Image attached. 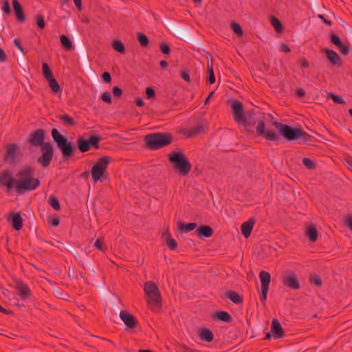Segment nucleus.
I'll return each mask as SVG.
<instances>
[{
  "instance_id": "nucleus-51",
  "label": "nucleus",
  "mask_w": 352,
  "mask_h": 352,
  "mask_svg": "<svg viewBox=\"0 0 352 352\" xmlns=\"http://www.w3.org/2000/svg\"><path fill=\"white\" fill-rule=\"evenodd\" d=\"M302 163L305 166H306L307 168H313L314 167V162L309 158H304L302 160Z\"/></svg>"
},
{
  "instance_id": "nucleus-49",
  "label": "nucleus",
  "mask_w": 352,
  "mask_h": 352,
  "mask_svg": "<svg viewBox=\"0 0 352 352\" xmlns=\"http://www.w3.org/2000/svg\"><path fill=\"white\" fill-rule=\"evenodd\" d=\"M181 77L186 82H190V72L188 69H184L181 73Z\"/></svg>"
},
{
  "instance_id": "nucleus-60",
  "label": "nucleus",
  "mask_w": 352,
  "mask_h": 352,
  "mask_svg": "<svg viewBox=\"0 0 352 352\" xmlns=\"http://www.w3.org/2000/svg\"><path fill=\"white\" fill-rule=\"evenodd\" d=\"M74 3L78 10L80 11L82 10L81 0H74Z\"/></svg>"
},
{
  "instance_id": "nucleus-47",
  "label": "nucleus",
  "mask_w": 352,
  "mask_h": 352,
  "mask_svg": "<svg viewBox=\"0 0 352 352\" xmlns=\"http://www.w3.org/2000/svg\"><path fill=\"white\" fill-rule=\"evenodd\" d=\"M36 23L40 29H43L45 28V22L44 20V17L42 15L36 16Z\"/></svg>"
},
{
  "instance_id": "nucleus-18",
  "label": "nucleus",
  "mask_w": 352,
  "mask_h": 352,
  "mask_svg": "<svg viewBox=\"0 0 352 352\" xmlns=\"http://www.w3.org/2000/svg\"><path fill=\"white\" fill-rule=\"evenodd\" d=\"M327 59L333 65L341 66L342 60L338 54L334 50L327 49L325 50Z\"/></svg>"
},
{
  "instance_id": "nucleus-35",
  "label": "nucleus",
  "mask_w": 352,
  "mask_h": 352,
  "mask_svg": "<svg viewBox=\"0 0 352 352\" xmlns=\"http://www.w3.org/2000/svg\"><path fill=\"white\" fill-rule=\"evenodd\" d=\"M270 21H271L272 25L274 27V28L275 29V30L277 32H280L282 31V30H283L282 24L277 18L272 16L270 19Z\"/></svg>"
},
{
  "instance_id": "nucleus-28",
  "label": "nucleus",
  "mask_w": 352,
  "mask_h": 352,
  "mask_svg": "<svg viewBox=\"0 0 352 352\" xmlns=\"http://www.w3.org/2000/svg\"><path fill=\"white\" fill-rule=\"evenodd\" d=\"M197 225L196 223H184L182 222H179L178 223V227L179 230L183 232H188L197 228Z\"/></svg>"
},
{
  "instance_id": "nucleus-55",
  "label": "nucleus",
  "mask_w": 352,
  "mask_h": 352,
  "mask_svg": "<svg viewBox=\"0 0 352 352\" xmlns=\"http://www.w3.org/2000/svg\"><path fill=\"white\" fill-rule=\"evenodd\" d=\"M112 91H113V95L116 97L121 96L122 93V89L118 87H114L113 88Z\"/></svg>"
},
{
  "instance_id": "nucleus-53",
  "label": "nucleus",
  "mask_w": 352,
  "mask_h": 352,
  "mask_svg": "<svg viewBox=\"0 0 352 352\" xmlns=\"http://www.w3.org/2000/svg\"><path fill=\"white\" fill-rule=\"evenodd\" d=\"M160 47V50L164 54H168L170 52V47L166 43H161Z\"/></svg>"
},
{
  "instance_id": "nucleus-36",
  "label": "nucleus",
  "mask_w": 352,
  "mask_h": 352,
  "mask_svg": "<svg viewBox=\"0 0 352 352\" xmlns=\"http://www.w3.org/2000/svg\"><path fill=\"white\" fill-rule=\"evenodd\" d=\"M42 67L43 76L46 80L54 77L49 65L46 63H43Z\"/></svg>"
},
{
  "instance_id": "nucleus-40",
  "label": "nucleus",
  "mask_w": 352,
  "mask_h": 352,
  "mask_svg": "<svg viewBox=\"0 0 352 352\" xmlns=\"http://www.w3.org/2000/svg\"><path fill=\"white\" fill-rule=\"evenodd\" d=\"M232 31L239 36H242L243 34L242 28L239 23H234L231 25Z\"/></svg>"
},
{
  "instance_id": "nucleus-52",
  "label": "nucleus",
  "mask_w": 352,
  "mask_h": 352,
  "mask_svg": "<svg viewBox=\"0 0 352 352\" xmlns=\"http://www.w3.org/2000/svg\"><path fill=\"white\" fill-rule=\"evenodd\" d=\"M146 96L147 99H151L155 96V91L151 87H147L146 89Z\"/></svg>"
},
{
  "instance_id": "nucleus-38",
  "label": "nucleus",
  "mask_w": 352,
  "mask_h": 352,
  "mask_svg": "<svg viewBox=\"0 0 352 352\" xmlns=\"http://www.w3.org/2000/svg\"><path fill=\"white\" fill-rule=\"evenodd\" d=\"M49 204L52 208L55 209L56 210H60V204L57 198L55 197L51 196L49 198Z\"/></svg>"
},
{
  "instance_id": "nucleus-62",
  "label": "nucleus",
  "mask_w": 352,
  "mask_h": 352,
  "mask_svg": "<svg viewBox=\"0 0 352 352\" xmlns=\"http://www.w3.org/2000/svg\"><path fill=\"white\" fill-rule=\"evenodd\" d=\"M296 94L299 97H303L305 95V91L303 89H298L296 91Z\"/></svg>"
},
{
  "instance_id": "nucleus-46",
  "label": "nucleus",
  "mask_w": 352,
  "mask_h": 352,
  "mask_svg": "<svg viewBox=\"0 0 352 352\" xmlns=\"http://www.w3.org/2000/svg\"><path fill=\"white\" fill-rule=\"evenodd\" d=\"M310 281L312 284H314L318 287H319L322 285V280L318 275H314V276H311Z\"/></svg>"
},
{
  "instance_id": "nucleus-2",
  "label": "nucleus",
  "mask_w": 352,
  "mask_h": 352,
  "mask_svg": "<svg viewBox=\"0 0 352 352\" xmlns=\"http://www.w3.org/2000/svg\"><path fill=\"white\" fill-rule=\"evenodd\" d=\"M144 292L147 296V303L151 309L157 311L161 308V294L157 285L152 281H147L144 285Z\"/></svg>"
},
{
  "instance_id": "nucleus-15",
  "label": "nucleus",
  "mask_w": 352,
  "mask_h": 352,
  "mask_svg": "<svg viewBox=\"0 0 352 352\" xmlns=\"http://www.w3.org/2000/svg\"><path fill=\"white\" fill-rule=\"evenodd\" d=\"M14 288L18 291L20 298L23 300L28 299L31 296V291L28 286L20 280H15Z\"/></svg>"
},
{
  "instance_id": "nucleus-17",
  "label": "nucleus",
  "mask_w": 352,
  "mask_h": 352,
  "mask_svg": "<svg viewBox=\"0 0 352 352\" xmlns=\"http://www.w3.org/2000/svg\"><path fill=\"white\" fill-rule=\"evenodd\" d=\"M271 332L274 338L278 339L284 336L283 329L277 319H273L272 321Z\"/></svg>"
},
{
  "instance_id": "nucleus-5",
  "label": "nucleus",
  "mask_w": 352,
  "mask_h": 352,
  "mask_svg": "<svg viewBox=\"0 0 352 352\" xmlns=\"http://www.w3.org/2000/svg\"><path fill=\"white\" fill-rule=\"evenodd\" d=\"M169 160L174 164L175 168L182 175H186L191 170V164L182 153H175L169 157Z\"/></svg>"
},
{
  "instance_id": "nucleus-7",
  "label": "nucleus",
  "mask_w": 352,
  "mask_h": 352,
  "mask_svg": "<svg viewBox=\"0 0 352 352\" xmlns=\"http://www.w3.org/2000/svg\"><path fill=\"white\" fill-rule=\"evenodd\" d=\"M274 125L283 136L289 141L298 140L306 135L305 133L298 128H294L278 122H274Z\"/></svg>"
},
{
  "instance_id": "nucleus-14",
  "label": "nucleus",
  "mask_w": 352,
  "mask_h": 352,
  "mask_svg": "<svg viewBox=\"0 0 352 352\" xmlns=\"http://www.w3.org/2000/svg\"><path fill=\"white\" fill-rule=\"evenodd\" d=\"M120 318L128 329H134L138 324V320L128 311L122 310L120 312Z\"/></svg>"
},
{
  "instance_id": "nucleus-34",
  "label": "nucleus",
  "mask_w": 352,
  "mask_h": 352,
  "mask_svg": "<svg viewBox=\"0 0 352 352\" xmlns=\"http://www.w3.org/2000/svg\"><path fill=\"white\" fill-rule=\"evenodd\" d=\"M263 136L269 141H277L278 139V135L272 130L266 131Z\"/></svg>"
},
{
  "instance_id": "nucleus-4",
  "label": "nucleus",
  "mask_w": 352,
  "mask_h": 352,
  "mask_svg": "<svg viewBox=\"0 0 352 352\" xmlns=\"http://www.w3.org/2000/svg\"><path fill=\"white\" fill-rule=\"evenodd\" d=\"M111 161V158L110 157L103 156L93 166L91 174L94 183L99 181L103 182L106 179V170Z\"/></svg>"
},
{
  "instance_id": "nucleus-45",
  "label": "nucleus",
  "mask_w": 352,
  "mask_h": 352,
  "mask_svg": "<svg viewBox=\"0 0 352 352\" xmlns=\"http://www.w3.org/2000/svg\"><path fill=\"white\" fill-rule=\"evenodd\" d=\"M101 100L107 104H111L112 102L111 94L108 91L104 92L101 95Z\"/></svg>"
},
{
  "instance_id": "nucleus-64",
  "label": "nucleus",
  "mask_w": 352,
  "mask_h": 352,
  "mask_svg": "<svg viewBox=\"0 0 352 352\" xmlns=\"http://www.w3.org/2000/svg\"><path fill=\"white\" fill-rule=\"evenodd\" d=\"M59 223H60V221L58 218L52 219L51 221V223L54 226H57L59 224Z\"/></svg>"
},
{
  "instance_id": "nucleus-23",
  "label": "nucleus",
  "mask_w": 352,
  "mask_h": 352,
  "mask_svg": "<svg viewBox=\"0 0 352 352\" xmlns=\"http://www.w3.org/2000/svg\"><path fill=\"white\" fill-rule=\"evenodd\" d=\"M197 234L200 238H208L213 234V230L209 226H201L197 229Z\"/></svg>"
},
{
  "instance_id": "nucleus-42",
  "label": "nucleus",
  "mask_w": 352,
  "mask_h": 352,
  "mask_svg": "<svg viewBox=\"0 0 352 352\" xmlns=\"http://www.w3.org/2000/svg\"><path fill=\"white\" fill-rule=\"evenodd\" d=\"M101 140V138L99 136L94 135L91 136L89 140L90 146H94L96 148L98 147V143Z\"/></svg>"
},
{
  "instance_id": "nucleus-41",
  "label": "nucleus",
  "mask_w": 352,
  "mask_h": 352,
  "mask_svg": "<svg viewBox=\"0 0 352 352\" xmlns=\"http://www.w3.org/2000/svg\"><path fill=\"white\" fill-rule=\"evenodd\" d=\"M265 129V126L264 121L263 120L259 121L256 126V132H257L258 135L260 136H263L265 134V133L266 132Z\"/></svg>"
},
{
  "instance_id": "nucleus-32",
  "label": "nucleus",
  "mask_w": 352,
  "mask_h": 352,
  "mask_svg": "<svg viewBox=\"0 0 352 352\" xmlns=\"http://www.w3.org/2000/svg\"><path fill=\"white\" fill-rule=\"evenodd\" d=\"M57 118L63 122L65 125L74 126L75 122L74 119L67 114L59 115Z\"/></svg>"
},
{
  "instance_id": "nucleus-50",
  "label": "nucleus",
  "mask_w": 352,
  "mask_h": 352,
  "mask_svg": "<svg viewBox=\"0 0 352 352\" xmlns=\"http://www.w3.org/2000/svg\"><path fill=\"white\" fill-rule=\"evenodd\" d=\"M298 62L302 68H307L309 66V62L305 57L300 58Z\"/></svg>"
},
{
  "instance_id": "nucleus-1",
  "label": "nucleus",
  "mask_w": 352,
  "mask_h": 352,
  "mask_svg": "<svg viewBox=\"0 0 352 352\" xmlns=\"http://www.w3.org/2000/svg\"><path fill=\"white\" fill-rule=\"evenodd\" d=\"M14 190L19 194L35 190L40 184L38 179L33 177V170L30 167L20 170L16 175Z\"/></svg>"
},
{
  "instance_id": "nucleus-21",
  "label": "nucleus",
  "mask_w": 352,
  "mask_h": 352,
  "mask_svg": "<svg viewBox=\"0 0 352 352\" xmlns=\"http://www.w3.org/2000/svg\"><path fill=\"white\" fill-rule=\"evenodd\" d=\"M12 4L16 14V19L20 23H23L25 21V15L20 3L17 0H12Z\"/></svg>"
},
{
  "instance_id": "nucleus-13",
  "label": "nucleus",
  "mask_w": 352,
  "mask_h": 352,
  "mask_svg": "<svg viewBox=\"0 0 352 352\" xmlns=\"http://www.w3.org/2000/svg\"><path fill=\"white\" fill-rule=\"evenodd\" d=\"M45 131L43 129H37L30 135L29 142L34 146H41L45 144L44 142Z\"/></svg>"
},
{
  "instance_id": "nucleus-59",
  "label": "nucleus",
  "mask_w": 352,
  "mask_h": 352,
  "mask_svg": "<svg viewBox=\"0 0 352 352\" xmlns=\"http://www.w3.org/2000/svg\"><path fill=\"white\" fill-rule=\"evenodd\" d=\"M318 18L322 19L323 21V22L326 24H327L328 25H332V21H329V20H327L324 18V16L322 15V14H319L318 15Z\"/></svg>"
},
{
  "instance_id": "nucleus-8",
  "label": "nucleus",
  "mask_w": 352,
  "mask_h": 352,
  "mask_svg": "<svg viewBox=\"0 0 352 352\" xmlns=\"http://www.w3.org/2000/svg\"><path fill=\"white\" fill-rule=\"evenodd\" d=\"M231 108L234 119L236 122L246 125V120L243 113V104L238 100L234 99L230 101Z\"/></svg>"
},
{
  "instance_id": "nucleus-44",
  "label": "nucleus",
  "mask_w": 352,
  "mask_h": 352,
  "mask_svg": "<svg viewBox=\"0 0 352 352\" xmlns=\"http://www.w3.org/2000/svg\"><path fill=\"white\" fill-rule=\"evenodd\" d=\"M2 10L6 15H10L11 13L10 6L8 0L3 2Z\"/></svg>"
},
{
  "instance_id": "nucleus-25",
  "label": "nucleus",
  "mask_w": 352,
  "mask_h": 352,
  "mask_svg": "<svg viewBox=\"0 0 352 352\" xmlns=\"http://www.w3.org/2000/svg\"><path fill=\"white\" fill-rule=\"evenodd\" d=\"M199 336L201 340L208 342H211L214 338L212 331L210 329L206 328H204L200 330Z\"/></svg>"
},
{
  "instance_id": "nucleus-20",
  "label": "nucleus",
  "mask_w": 352,
  "mask_h": 352,
  "mask_svg": "<svg viewBox=\"0 0 352 352\" xmlns=\"http://www.w3.org/2000/svg\"><path fill=\"white\" fill-rule=\"evenodd\" d=\"M254 219H250L248 221L242 223L241 231L245 238L250 236L254 224Z\"/></svg>"
},
{
  "instance_id": "nucleus-39",
  "label": "nucleus",
  "mask_w": 352,
  "mask_h": 352,
  "mask_svg": "<svg viewBox=\"0 0 352 352\" xmlns=\"http://www.w3.org/2000/svg\"><path fill=\"white\" fill-rule=\"evenodd\" d=\"M113 48L120 52V53H123L124 52V44L120 41H116L113 43Z\"/></svg>"
},
{
  "instance_id": "nucleus-26",
  "label": "nucleus",
  "mask_w": 352,
  "mask_h": 352,
  "mask_svg": "<svg viewBox=\"0 0 352 352\" xmlns=\"http://www.w3.org/2000/svg\"><path fill=\"white\" fill-rule=\"evenodd\" d=\"M226 297L236 305L241 304L243 302L242 297L234 292H229L226 294Z\"/></svg>"
},
{
  "instance_id": "nucleus-29",
  "label": "nucleus",
  "mask_w": 352,
  "mask_h": 352,
  "mask_svg": "<svg viewBox=\"0 0 352 352\" xmlns=\"http://www.w3.org/2000/svg\"><path fill=\"white\" fill-rule=\"evenodd\" d=\"M306 235L311 241H315L318 238V232L316 227L314 226H309L306 231Z\"/></svg>"
},
{
  "instance_id": "nucleus-10",
  "label": "nucleus",
  "mask_w": 352,
  "mask_h": 352,
  "mask_svg": "<svg viewBox=\"0 0 352 352\" xmlns=\"http://www.w3.org/2000/svg\"><path fill=\"white\" fill-rule=\"evenodd\" d=\"M16 179L12 176L10 171L6 170L0 174V186L6 187V192H10L12 189H14Z\"/></svg>"
},
{
  "instance_id": "nucleus-63",
  "label": "nucleus",
  "mask_w": 352,
  "mask_h": 352,
  "mask_svg": "<svg viewBox=\"0 0 352 352\" xmlns=\"http://www.w3.org/2000/svg\"><path fill=\"white\" fill-rule=\"evenodd\" d=\"M346 226L349 229L352 231V217L349 218L346 223Z\"/></svg>"
},
{
  "instance_id": "nucleus-31",
  "label": "nucleus",
  "mask_w": 352,
  "mask_h": 352,
  "mask_svg": "<svg viewBox=\"0 0 352 352\" xmlns=\"http://www.w3.org/2000/svg\"><path fill=\"white\" fill-rule=\"evenodd\" d=\"M60 41L61 45L66 50H71L73 49L72 42L71 40L65 35H61L60 36Z\"/></svg>"
},
{
  "instance_id": "nucleus-16",
  "label": "nucleus",
  "mask_w": 352,
  "mask_h": 352,
  "mask_svg": "<svg viewBox=\"0 0 352 352\" xmlns=\"http://www.w3.org/2000/svg\"><path fill=\"white\" fill-rule=\"evenodd\" d=\"M330 41L333 45H335L339 49V51L340 52V53H342L344 55L349 54V45L343 44L338 35H336L334 33L330 34Z\"/></svg>"
},
{
  "instance_id": "nucleus-57",
  "label": "nucleus",
  "mask_w": 352,
  "mask_h": 352,
  "mask_svg": "<svg viewBox=\"0 0 352 352\" xmlns=\"http://www.w3.org/2000/svg\"><path fill=\"white\" fill-rule=\"evenodd\" d=\"M280 51L283 52H290L289 47L287 45L285 44V43H282L280 45Z\"/></svg>"
},
{
  "instance_id": "nucleus-24",
  "label": "nucleus",
  "mask_w": 352,
  "mask_h": 352,
  "mask_svg": "<svg viewBox=\"0 0 352 352\" xmlns=\"http://www.w3.org/2000/svg\"><path fill=\"white\" fill-rule=\"evenodd\" d=\"M76 144L79 151L82 153L88 151L91 148L88 140H85L82 138H78L76 140Z\"/></svg>"
},
{
  "instance_id": "nucleus-30",
  "label": "nucleus",
  "mask_w": 352,
  "mask_h": 352,
  "mask_svg": "<svg viewBox=\"0 0 352 352\" xmlns=\"http://www.w3.org/2000/svg\"><path fill=\"white\" fill-rule=\"evenodd\" d=\"M47 81L48 82L49 87H50L52 91L54 94H57L58 92H60V91H61L60 87L58 85L56 80L54 77L51 78L50 79H47Z\"/></svg>"
},
{
  "instance_id": "nucleus-48",
  "label": "nucleus",
  "mask_w": 352,
  "mask_h": 352,
  "mask_svg": "<svg viewBox=\"0 0 352 352\" xmlns=\"http://www.w3.org/2000/svg\"><path fill=\"white\" fill-rule=\"evenodd\" d=\"M331 98L333 100V102L336 103H338V104H344L345 103V101L344 100V99L338 95L331 94Z\"/></svg>"
},
{
  "instance_id": "nucleus-54",
  "label": "nucleus",
  "mask_w": 352,
  "mask_h": 352,
  "mask_svg": "<svg viewBox=\"0 0 352 352\" xmlns=\"http://www.w3.org/2000/svg\"><path fill=\"white\" fill-rule=\"evenodd\" d=\"M102 79L104 82H110L111 80L110 74L107 72H104L102 75Z\"/></svg>"
},
{
  "instance_id": "nucleus-58",
  "label": "nucleus",
  "mask_w": 352,
  "mask_h": 352,
  "mask_svg": "<svg viewBox=\"0 0 352 352\" xmlns=\"http://www.w3.org/2000/svg\"><path fill=\"white\" fill-rule=\"evenodd\" d=\"M6 60V55L4 51L0 47V62H5Z\"/></svg>"
},
{
  "instance_id": "nucleus-11",
  "label": "nucleus",
  "mask_w": 352,
  "mask_h": 352,
  "mask_svg": "<svg viewBox=\"0 0 352 352\" xmlns=\"http://www.w3.org/2000/svg\"><path fill=\"white\" fill-rule=\"evenodd\" d=\"M259 278L261 280V294L260 299L262 302H265L267 299V294L269 289V285L270 283L271 276L270 274L266 271L262 270L259 274Z\"/></svg>"
},
{
  "instance_id": "nucleus-6",
  "label": "nucleus",
  "mask_w": 352,
  "mask_h": 352,
  "mask_svg": "<svg viewBox=\"0 0 352 352\" xmlns=\"http://www.w3.org/2000/svg\"><path fill=\"white\" fill-rule=\"evenodd\" d=\"M52 137L56 143L57 147L61 151L64 157L70 156L73 153L72 143L63 136L56 129L52 130Z\"/></svg>"
},
{
  "instance_id": "nucleus-56",
  "label": "nucleus",
  "mask_w": 352,
  "mask_h": 352,
  "mask_svg": "<svg viewBox=\"0 0 352 352\" xmlns=\"http://www.w3.org/2000/svg\"><path fill=\"white\" fill-rule=\"evenodd\" d=\"M13 43L15 45V46L22 52V53H24V50H23V47H22V45H21L20 42L19 40L17 39H14L13 41Z\"/></svg>"
},
{
  "instance_id": "nucleus-43",
  "label": "nucleus",
  "mask_w": 352,
  "mask_h": 352,
  "mask_svg": "<svg viewBox=\"0 0 352 352\" xmlns=\"http://www.w3.org/2000/svg\"><path fill=\"white\" fill-rule=\"evenodd\" d=\"M208 82L209 84H213L215 82V76L212 66H208Z\"/></svg>"
},
{
  "instance_id": "nucleus-22",
  "label": "nucleus",
  "mask_w": 352,
  "mask_h": 352,
  "mask_svg": "<svg viewBox=\"0 0 352 352\" xmlns=\"http://www.w3.org/2000/svg\"><path fill=\"white\" fill-rule=\"evenodd\" d=\"M18 150L19 147L16 144H11L8 145L5 157L6 160L13 162L18 152Z\"/></svg>"
},
{
  "instance_id": "nucleus-27",
  "label": "nucleus",
  "mask_w": 352,
  "mask_h": 352,
  "mask_svg": "<svg viewBox=\"0 0 352 352\" xmlns=\"http://www.w3.org/2000/svg\"><path fill=\"white\" fill-rule=\"evenodd\" d=\"M163 237L165 239L167 245L171 250H174L176 249L177 243L175 239L171 238L168 231L163 234Z\"/></svg>"
},
{
  "instance_id": "nucleus-12",
  "label": "nucleus",
  "mask_w": 352,
  "mask_h": 352,
  "mask_svg": "<svg viewBox=\"0 0 352 352\" xmlns=\"http://www.w3.org/2000/svg\"><path fill=\"white\" fill-rule=\"evenodd\" d=\"M283 283L292 289H298L300 288V283L297 276L294 272H286L283 275Z\"/></svg>"
},
{
  "instance_id": "nucleus-3",
  "label": "nucleus",
  "mask_w": 352,
  "mask_h": 352,
  "mask_svg": "<svg viewBox=\"0 0 352 352\" xmlns=\"http://www.w3.org/2000/svg\"><path fill=\"white\" fill-rule=\"evenodd\" d=\"M171 136L168 134H162L160 133H151L145 136L144 141L148 147L153 150H156L167 146L171 142Z\"/></svg>"
},
{
  "instance_id": "nucleus-37",
  "label": "nucleus",
  "mask_w": 352,
  "mask_h": 352,
  "mask_svg": "<svg viewBox=\"0 0 352 352\" xmlns=\"http://www.w3.org/2000/svg\"><path fill=\"white\" fill-rule=\"evenodd\" d=\"M137 38L140 45L142 47H146L148 44V39L145 34L143 33H138Z\"/></svg>"
},
{
  "instance_id": "nucleus-33",
  "label": "nucleus",
  "mask_w": 352,
  "mask_h": 352,
  "mask_svg": "<svg viewBox=\"0 0 352 352\" xmlns=\"http://www.w3.org/2000/svg\"><path fill=\"white\" fill-rule=\"evenodd\" d=\"M215 319L224 321L226 322H230L232 320V317L229 313L224 311H221L217 314Z\"/></svg>"
},
{
  "instance_id": "nucleus-61",
  "label": "nucleus",
  "mask_w": 352,
  "mask_h": 352,
  "mask_svg": "<svg viewBox=\"0 0 352 352\" xmlns=\"http://www.w3.org/2000/svg\"><path fill=\"white\" fill-rule=\"evenodd\" d=\"M94 247L96 248L98 250H102V242L100 241V239H97L96 241V242L94 243Z\"/></svg>"
},
{
  "instance_id": "nucleus-19",
  "label": "nucleus",
  "mask_w": 352,
  "mask_h": 352,
  "mask_svg": "<svg viewBox=\"0 0 352 352\" xmlns=\"http://www.w3.org/2000/svg\"><path fill=\"white\" fill-rule=\"evenodd\" d=\"M8 221L16 230H20L22 228L23 219L19 212L12 214Z\"/></svg>"
},
{
  "instance_id": "nucleus-9",
  "label": "nucleus",
  "mask_w": 352,
  "mask_h": 352,
  "mask_svg": "<svg viewBox=\"0 0 352 352\" xmlns=\"http://www.w3.org/2000/svg\"><path fill=\"white\" fill-rule=\"evenodd\" d=\"M41 148L42 155L38 158V162L45 168L51 163L54 155V150L50 142H45Z\"/></svg>"
}]
</instances>
